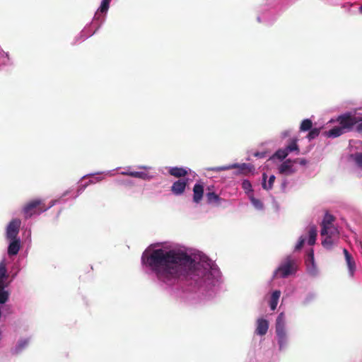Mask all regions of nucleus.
Here are the masks:
<instances>
[{
    "instance_id": "nucleus-1",
    "label": "nucleus",
    "mask_w": 362,
    "mask_h": 362,
    "mask_svg": "<svg viewBox=\"0 0 362 362\" xmlns=\"http://www.w3.org/2000/svg\"><path fill=\"white\" fill-rule=\"evenodd\" d=\"M143 262L155 273L157 278L166 284H173L180 278L191 279L200 284L209 274V269L201 262L180 250L156 249Z\"/></svg>"
},
{
    "instance_id": "nucleus-2",
    "label": "nucleus",
    "mask_w": 362,
    "mask_h": 362,
    "mask_svg": "<svg viewBox=\"0 0 362 362\" xmlns=\"http://www.w3.org/2000/svg\"><path fill=\"white\" fill-rule=\"evenodd\" d=\"M56 201H52L50 204L46 206L42 199H35L25 204L23 208V213L25 219L31 218L34 215H40L47 211L55 204Z\"/></svg>"
},
{
    "instance_id": "nucleus-3",
    "label": "nucleus",
    "mask_w": 362,
    "mask_h": 362,
    "mask_svg": "<svg viewBox=\"0 0 362 362\" xmlns=\"http://www.w3.org/2000/svg\"><path fill=\"white\" fill-rule=\"evenodd\" d=\"M276 333L280 349L285 347L287 344V336L285 329V317L283 313H280L276 320Z\"/></svg>"
},
{
    "instance_id": "nucleus-4",
    "label": "nucleus",
    "mask_w": 362,
    "mask_h": 362,
    "mask_svg": "<svg viewBox=\"0 0 362 362\" xmlns=\"http://www.w3.org/2000/svg\"><path fill=\"white\" fill-rule=\"evenodd\" d=\"M361 120V117H358L349 112L339 115L337 119L339 125L345 130L346 132H350L354 126Z\"/></svg>"
},
{
    "instance_id": "nucleus-5",
    "label": "nucleus",
    "mask_w": 362,
    "mask_h": 362,
    "mask_svg": "<svg viewBox=\"0 0 362 362\" xmlns=\"http://www.w3.org/2000/svg\"><path fill=\"white\" fill-rule=\"evenodd\" d=\"M296 271V261L288 257L279 266L276 273H279L281 277H286Z\"/></svg>"
},
{
    "instance_id": "nucleus-6",
    "label": "nucleus",
    "mask_w": 362,
    "mask_h": 362,
    "mask_svg": "<svg viewBox=\"0 0 362 362\" xmlns=\"http://www.w3.org/2000/svg\"><path fill=\"white\" fill-rule=\"evenodd\" d=\"M298 160L287 159L284 160L279 167L278 171L281 175H291L296 173L293 164L297 163Z\"/></svg>"
},
{
    "instance_id": "nucleus-7",
    "label": "nucleus",
    "mask_w": 362,
    "mask_h": 362,
    "mask_svg": "<svg viewBox=\"0 0 362 362\" xmlns=\"http://www.w3.org/2000/svg\"><path fill=\"white\" fill-rule=\"evenodd\" d=\"M21 224V221L20 219L16 218L13 219L7 226L6 229V237L9 240H13L16 238L18 233L19 228Z\"/></svg>"
},
{
    "instance_id": "nucleus-8",
    "label": "nucleus",
    "mask_w": 362,
    "mask_h": 362,
    "mask_svg": "<svg viewBox=\"0 0 362 362\" xmlns=\"http://www.w3.org/2000/svg\"><path fill=\"white\" fill-rule=\"evenodd\" d=\"M334 221L335 217L333 215L329 213L325 214L321 223L322 229L320 231V235L322 236H324L325 234H328V230L329 228H331L334 226L333 222Z\"/></svg>"
},
{
    "instance_id": "nucleus-9",
    "label": "nucleus",
    "mask_w": 362,
    "mask_h": 362,
    "mask_svg": "<svg viewBox=\"0 0 362 362\" xmlns=\"http://www.w3.org/2000/svg\"><path fill=\"white\" fill-rule=\"evenodd\" d=\"M188 180H178L177 181L175 182L172 187H171V191L175 195H180L182 194L186 188V186L187 185Z\"/></svg>"
},
{
    "instance_id": "nucleus-10",
    "label": "nucleus",
    "mask_w": 362,
    "mask_h": 362,
    "mask_svg": "<svg viewBox=\"0 0 362 362\" xmlns=\"http://www.w3.org/2000/svg\"><path fill=\"white\" fill-rule=\"evenodd\" d=\"M204 195V185L200 183H196L193 187V201L198 204L201 202Z\"/></svg>"
},
{
    "instance_id": "nucleus-11",
    "label": "nucleus",
    "mask_w": 362,
    "mask_h": 362,
    "mask_svg": "<svg viewBox=\"0 0 362 362\" xmlns=\"http://www.w3.org/2000/svg\"><path fill=\"white\" fill-rule=\"evenodd\" d=\"M269 322L265 319H258L257 321L256 333L258 335H265L268 331Z\"/></svg>"
},
{
    "instance_id": "nucleus-12",
    "label": "nucleus",
    "mask_w": 362,
    "mask_h": 362,
    "mask_svg": "<svg viewBox=\"0 0 362 362\" xmlns=\"http://www.w3.org/2000/svg\"><path fill=\"white\" fill-rule=\"evenodd\" d=\"M252 165L247 163H242V164H233L228 166H223L218 168L219 170H226L232 168H238L241 172L250 171L252 169Z\"/></svg>"
},
{
    "instance_id": "nucleus-13",
    "label": "nucleus",
    "mask_w": 362,
    "mask_h": 362,
    "mask_svg": "<svg viewBox=\"0 0 362 362\" xmlns=\"http://www.w3.org/2000/svg\"><path fill=\"white\" fill-rule=\"evenodd\" d=\"M11 242L10 243L8 247V255H16L18 254L21 245H20V240L18 239H13L11 240Z\"/></svg>"
},
{
    "instance_id": "nucleus-14",
    "label": "nucleus",
    "mask_w": 362,
    "mask_h": 362,
    "mask_svg": "<svg viewBox=\"0 0 362 362\" xmlns=\"http://www.w3.org/2000/svg\"><path fill=\"white\" fill-rule=\"evenodd\" d=\"M298 141V139L297 138H294V139L289 140L288 144L284 148L288 153L293 152V151H296V153H299L300 148L297 144Z\"/></svg>"
},
{
    "instance_id": "nucleus-15",
    "label": "nucleus",
    "mask_w": 362,
    "mask_h": 362,
    "mask_svg": "<svg viewBox=\"0 0 362 362\" xmlns=\"http://www.w3.org/2000/svg\"><path fill=\"white\" fill-rule=\"evenodd\" d=\"M267 175L264 173L262 174V188L266 190H270L273 187L274 182L275 181V176L272 175L268 180V183H267Z\"/></svg>"
},
{
    "instance_id": "nucleus-16",
    "label": "nucleus",
    "mask_w": 362,
    "mask_h": 362,
    "mask_svg": "<svg viewBox=\"0 0 362 362\" xmlns=\"http://www.w3.org/2000/svg\"><path fill=\"white\" fill-rule=\"evenodd\" d=\"M169 174L175 177H182L187 175V170L183 168L174 167L169 170Z\"/></svg>"
},
{
    "instance_id": "nucleus-17",
    "label": "nucleus",
    "mask_w": 362,
    "mask_h": 362,
    "mask_svg": "<svg viewBox=\"0 0 362 362\" xmlns=\"http://www.w3.org/2000/svg\"><path fill=\"white\" fill-rule=\"evenodd\" d=\"M344 133H346L345 132V130L339 125V126H337V127H334L333 128H332L330 130H329L327 132V136L328 137H332V138H336V137H338L342 134H344Z\"/></svg>"
},
{
    "instance_id": "nucleus-18",
    "label": "nucleus",
    "mask_w": 362,
    "mask_h": 362,
    "mask_svg": "<svg viewBox=\"0 0 362 362\" xmlns=\"http://www.w3.org/2000/svg\"><path fill=\"white\" fill-rule=\"evenodd\" d=\"M280 295L281 292L279 291H274L272 293L269 302V305L272 310H274L276 308Z\"/></svg>"
},
{
    "instance_id": "nucleus-19",
    "label": "nucleus",
    "mask_w": 362,
    "mask_h": 362,
    "mask_svg": "<svg viewBox=\"0 0 362 362\" xmlns=\"http://www.w3.org/2000/svg\"><path fill=\"white\" fill-rule=\"evenodd\" d=\"M308 243L310 245H313L316 241L317 237V228L315 226H311L308 230Z\"/></svg>"
},
{
    "instance_id": "nucleus-20",
    "label": "nucleus",
    "mask_w": 362,
    "mask_h": 362,
    "mask_svg": "<svg viewBox=\"0 0 362 362\" xmlns=\"http://www.w3.org/2000/svg\"><path fill=\"white\" fill-rule=\"evenodd\" d=\"M343 252L345 256V259L349 267V270L352 272L355 269V262L352 256L349 253L346 249H344Z\"/></svg>"
},
{
    "instance_id": "nucleus-21",
    "label": "nucleus",
    "mask_w": 362,
    "mask_h": 362,
    "mask_svg": "<svg viewBox=\"0 0 362 362\" xmlns=\"http://www.w3.org/2000/svg\"><path fill=\"white\" fill-rule=\"evenodd\" d=\"M206 199L208 203H216L218 205L221 204L223 200L218 194L214 192L206 193Z\"/></svg>"
},
{
    "instance_id": "nucleus-22",
    "label": "nucleus",
    "mask_w": 362,
    "mask_h": 362,
    "mask_svg": "<svg viewBox=\"0 0 362 362\" xmlns=\"http://www.w3.org/2000/svg\"><path fill=\"white\" fill-rule=\"evenodd\" d=\"M29 344V339H23L18 341L16 348H15V353L18 354L21 351H22L23 349H24Z\"/></svg>"
},
{
    "instance_id": "nucleus-23",
    "label": "nucleus",
    "mask_w": 362,
    "mask_h": 362,
    "mask_svg": "<svg viewBox=\"0 0 362 362\" xmlns=\"http://www.w3.org/2000/svg\"><path fill=\"white\" fill-rule=\"evenodd\" d=\"M325 236V238L322 240V245L326 249H331L334 245L335 238L328 235Z\"/></svg>"
},
{
    "instance_id": "nucleus-24",
    "label": "nucleus",
    "mask_w": 362,
    "mask_h": 362,
    "mask_svg": "<svg viewBox=\"0 0 362 362\" xmlns=\"http://www.w3.org/2000/svg\"><path fill=\"white\" fill-rule=\"evenodd\" d=\"M288 155V153H287V151L285 150L284 148H279L274 153V154L272 156V158H276L279 160H282L285 159Z\"/></svg>"
},
{
    "instance_id": "nucleus-25",
    "label": "nucleus",
    "mask_w": 362,
    "mask_h": 362,
    "mask_svg": "<svg viewBox=\"0 0 362 362\" xmlns=\"http://www.w3.org/2000/svg\"><path fill=\"white\" fill-rule=\"evenodd\" d=\"M124 174L128 175L133 177L141 178L143 180L149 179V176L146 173H144V172L134 171V172L126 173Z\"/></svg>"
},
{
    "instance_id": "nucleus-26",
    "label": "nucleus",
    "mask_w": 362,
    "mask_h": 362,
    "mask_svg": "<svg viewBox=\"0 0 362 362\" xmlns=\"http://www.w3.org/2000/svg\"><path fill=\"white\" fill-rule=\"evenodd\" d=\"M313 127V122L310 119H303L300 124V129L302 132H306L311 129Z\"/></svg>"
},
{
    "instance_id": "nucleus-27",
    "label": "nucleus",
    "mask_w": 362,
    "mask_h": 362,
    "mask_svg": "<svg viewBox=\"0 0 362 362\" xmlns=\"http://www.w3.org/2000/svg\"><path fill=\"white\" fill-rule=\"evenodd\" d=\"M320 129H318V128H313L311 129H310V132L307 136V138L309 139V140H312V139H314L315 138H316L317 136H319L320 134Z\"/></svg>"
},
{
    "instance_id": "nucleus-28",
    "label": "nucleus",
    "mask_w": 362,
    "mask_h": 362,
    "mask_svg": "<svg viewBox=\"0 0 362 362\" xmlns=\"http://www.w3.org/2000/svg\"><path fill=\"white\" fill-rule=\"evenodd\" d=\"M111 0H103L101 2V5L98 9V11L100 13H106L109 8V5Z\"/></svg>"
},
{
    "instance_id": "nucleus-29",
    "label": "nucleus",
    "mask_w": 362,
    "mask_h": 362,
    "mask_svg": "<svg viewBox=\"0 0 362 362\" xmlns=\"http://www.w3.org/2000/svg\"><path fill=\"white\" fill-rule=\"evenodd\" d=\"M354 161L356 162V165L362 168V153H356L354 155H352Z\"/></svg>"
},
{
    "instance_id": "nucleus-30",
    "label": "nucleus",
    "mask_w": 362,
    "mask_h": 362,
    "mask_svg": "<svg viewBox=\"0 0 362 362\" xmlns=\"http://www.w3.org/2000/svg\"><path fill=\"white\" fill-rule=\"evenodd\" d=\"M250 200H251L252 204L256 209H263L264 205L261 200L256 199L255 197H251Z\"/></svg>"
},
{
    "instance_id": "nucleus-31",
    "label": "nucleus",
    "mask_w": 362,
    "mask_h": 362,
    "mask_svg": "<svg viewBox=\"0 0 362 362\" xmlns=\"http://www.w3.org/2000/svg\"><path fill=\"white\" fill-rule=\"evenodd\" d=\"M325 235H328L334 238H337L339 236V231L337 228L333 226L331 228H329L328 234H325Z\"/></svg>"
},
{
    "instance_id": "nucleus-32",
    "label": "nucleus",
    "mask_w": 362,
    "mask_h": 362,
    "mask_svg": "<svg viewBox=\"0 0 362 362\" xmlns=\"http://www.w3.org/2000/svg\"><path fill=\"white\" fill-rule=\"evenodd\" d=\"M306 262L308 266L312 265L314 266V252L313 250L311 249L308 253V257L306 259Z\"/></svg>"
},
{
    "instance_id": "nucleus-33",
    "label": "nucleus",
    "mask_w": 362,
    "mask_h": 362,
    "mask_svg": "<svg viewBox=\"0 0 362 362\" xmlns=\"http://www.w3.org/2000/svg\"><path fill=\"white\" fill-rule=\"evenodd\" d=\"M8 299V293L6 291H0V304L5 303Z\"/></svg>"
},
{
    "instance_id": "nucleus-34",
    "label": "nucleus",
    "mask_w": 362,
    "mask_h": 362,
    "mask_svg": "<svg viewBox=\"0 0 362 362\" xmlns=\"http://www.w3.org/2000/svg\"><path fill=\"white\" fill-rule=\"evenodd\" d=\"M6 276V269L5 265H0V281H4V279Z\"/></svg>"
},
{
    "instance_id": "nucleus-35",
    "label": "nucleus",
    "mask_w": 362,
    "mask_h": 362,
    "mask_svg": "<svg viewBox=\"0 0 362 362\" xmlns=\"http://www.w3.org/2000/svg\"><path fill=\"white\" fill-rule=\"evenodd\" d=\"M305 240V239L303 237H300L298 240V243L296 245V250H300L304 245Z\"/></svg>"
},
{
    "instance_id": "nucleus-36",
    "label": "nucleus",
    "mask_w": 362,
    "mask_h": 362,
    "mask_svg": "<svg viewBox=\"0 0 362 362\" xmlns=\"http://www.w3.org/2000/svg\"><path fill=\"white\" fill-rule=\"evenodd\" d=\"M296 160H298L297 163L302 165H304L307 163V160L305 158H297Z\"/></svg>"
},
{
    "instance_id": "nucleus-37",
    "label": "nucleus",
    "mask_w": 362,
    "mask_h": 362,
    "mask_svg": "<svg viewBox=\"0 0 362 362\" xmlns=\"http://www.w3.org/2000/svg\"><path fill=\"white\" fill-rule=\"evenodd\" d=\"M243 185L245 189H247V187H251V185H250V182H248V181L243 182Z\"/></svg>"
},
{
    "instance_id": "nucleus-38",
    "label": "nucleus",
    "mask_w": 362,
    "mask_h": 362,
    "mask_svg": "<svg viewBox=\"0 0 362 362\" xmlns=\"http://www.w3.org/2000/svg\"><path fill=\"white\" fill-rule=\"evenodd\" d=\"M5 291L4 281H0V291Z\"/></svg>"
},
{
    "instance_id": "nucleus-39",
    "label": "nucleus",
    "mask_w": 362,
    "mask_h": 362,
    "mask_svg": "<svg viewBox=\"0 0 362 362\" xmlns=\"http://www.w3.org/2000/svg\"><path fill=\"white\" fill-rule=\"evenodd\" d=\"M357 130L358 132H362V123H360L357 125Z\"/></svg>"
},
{
    "instance_id": "nucleus-40",
    "label": "nucleus",
    "mask_w": 362,
    "mask_h": 362,
    "mask_svg": "<svg viewBox=\"0 0 362 362\" xmlns=\"http://www.w3.org/2000/svg\"><path fill=\"white\" fill-rule=\"evenodd\" d=\"M360 11L362 12V6L360 7Z\"/></svg>"
}]
</instances>
